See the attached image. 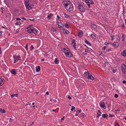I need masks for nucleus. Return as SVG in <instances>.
Wrapping results in <instances>:
<instances>
[{"mask_svg":"<svg viewBox=\"0 0 126 126\" xmlns=\"http://www.w3.org/2000/svg\"><path fill=\"white\" fill-rule=\"evenodd\" d=\"M12 120H13V119H12V118H10L9 119V122H10V123L12 122Z\"/></svg>","mask_w":126,"mask_h":126,"instance_id":"33","label":"nucleus"},{"mask_svg":"<svg viewBox=\"0 0 126 126\" xmlns=\"http://www.w3.org/2000/svg\"><path fill=\"white\" fill-rule=\"evenodd\" d=\"M81 110L80 109H79V110H77V112H78L80 113V112H81Z\"/></svg>","mask_w":126,"mask_h":126,"instance_id":"40","label":"nucleus"},{"mask_svg":"<svg viewBox=\"0 0 126 126\" xmlns=\"http://www.w3.org/2000/svg\"><path fill=\"white\" fill-rule=\"evenodd\" d=\"M53 101H54L55 103L56 102H57V101H56V99H54V100H53Z\"/></svg>","mask_w":126,"mask_h":126,"instance_id":"49","label":"nucleus"},{"mask_svg":"<svg viewBox=\"0 0 126 126\" xmlns=\"http://www.w3.org/2000/svg\"><path fill=\"white\" fill-rule=\"evenodd\" d=\"M114 115H112L111 114H110L109 115V116L110 117H112L113 116H114Z\"/></svg>","mask_w":126,"mask_h":126,"instance_id":"36","label":"nucleus"},{"mask_svg":"<svg viewBox=\"0 0 126 126\" xmlns=\"http://www.w3.org/2000/svg\"><path fill=\"white\" fill-rule=\"evenodd\" d=\"M16 96V94H14L11 95V97H14Z\"/></svg>","mask_w":126,"mask_h":126,"instance_id":"37","label":"nucleus"},{"mask_svg":"<svg viewBox=\"0 0 126 126\" xmlns=\"http://www.w3.org/2000/svg\"><path fill=\"white\" fill-rule=\"evenodd\" d=\"M85 42L86 43L90 46H91V45L90 43L88 42L87 40L86 39L85 40Z\"/></svg>","mask_w":126,"mask_h":126,"instance_id":"19","label":"nucleus"},{"mask_svg":"<svg viewBox=\"0 0 126 126\" xmlns=\"http://www.w3.org/2000/svg\"><path fill=\"white\" fill-rule=\"evenodd\" d=\"M64 117H63V118H62L61 119V120H63L64 118Z\"/></svg>","mask_w":126,"mask_h":126,"instance_id":"57","label":"nucleus"},{"mask_svg":"<svg viewBox=\"0 0 126 126\" xmlns=\"http://www.w3.org/2000/svg\"><path fill=\"white\" fill-rule=\"evenodd\" d=\"M87 4V5H88V6L89 7V8H90V4Z\"/></svg>","mask_w":126,"mask_h":126,"instance_id":"51","label":"nucleus"},{"mask_svg":"<svg viewBox=\"0 0 126 126\" xmlns=\"http://www.w3.org/2000/svg\"><path fill=\"white\" fill-rule=\"evenodd\" d=\"M64 15L65 17H67L69 16H68V15L66 14H64Z\"/></svg>","mask_w":126,"mask_h":126,"instance_id":"38","label":"nucleus"},{"mask_svg":"<svg viewBox=\"0 0 126 126\" xmlns=\"http://www.w3.org/2000/svg\"><path fill=\"white\" fill-rule=\"evenodd\" d=\"M4 83H3L2 82H0V86H2Z\"/></svg>","mask_w":126,"mask_h":126,"instance_id":"41","label":"nucleus"},{"mask_svg":"<svg viewBox=\"0 0 126 126\" xmlns=\"http://www.w3.org/2000/svg\"><path fill=\"white\" fill-rule=\"evenodd\" d=\"M110 50H111V49H110V48L108 49V51H110Z\"/></svg>","mask_w":126,"mask_h":126,"instance_id":"62","label":"nucleus"},{"mask_svg":"<svg viewBox=\"0 0 126 126\" xmlns=\"http://www.w3.org/2000/svg\"><path fill=\"white\" fill-rule=\"evenodd\" d=\"M36 72H38L40 70V67L39 66H38L36 67Z\"/></svg>","mask_w":126,"mask_h":126,"instance_id":"17","label":"nucleus"},{"mask_svg":"<svg viewBox=\"0 0 126 126\" xmlns=\"http://www.w3.org/2000/svg\"><path fill=\"white\" fill-rule=\"evenodd\" d=\"M108 44H109V43H107V42H106L105 43V45H107Z\"/></svg>","mask_w":126,"mask_h":126,"instance_id":"52","label":"nucleus"},{"mask_svg":"<svg viewBox=\"0 0 126 126\" xmlns=\"http://www.w3.org/2000/svg\"><path fill=\"white\" fill-rule=\"evenodd\" d=\"M16 70L15 69H13L11 71V73L12 74L15 75L16 74Z\"/></svg>","mask_w":126,"mask_h":126,"instance_id":"13","label":"nucleus"},{"mask_svg":"<svg viewBox=\"0 0 126 126\" xmlns=\"http://www.w3.org/2000/svg\"><path fill=\"white\" fill-rule=\"evenodd\" d=\"M21 24V23L20 22H16V23L15 24L16 25H20Z\"/></svg>","mask_w":126,"mask_h":126,"instance_id":"27","label":"nucleus"},{"mask_svg":"<svg viewBox=\"0 0 126 126\" xmlns=\"http://www.w3.org/2000/svg\"><path fill=\"white\" fill-rule=\"evenodd\" d=\"M100 105L101 107L103 108L104 109H105L106 108L105 104L104 102H101V104H100Z\"/></svg>","mask_w":126,"mask_h":126,"instance_id":"9","label":"nucleus"},{"mask_svg":"<svg viewBox=\"0 0 126 126\" xmlns=\"http://www.w3.org/2000/svg\"><path fill=\"white\" fill-rule=\"evenodd\" d=\"M27 32L29 33H33L35 34H37L38 33V32L37 31V30L36 29L32 28L29 29L28 30Z\"/></svg>","mask_w":126,"mask_h":126,"instance_id":"3","label":"nucleus"},{"mask_svg":"<svg viewBox=\"0 0 126 126\" xmlns=\"http://www.w3.org/2000/svg\"><path fill=\"white\" fill-rule=\"evenodd\" d=\"M21 19L25 20H26V19L25 18H22Z\"/></svg>","mask_w":126,"mask_h":126,"instance_id":"55","label":"nucleus"},{"mask_svg":"<svg viewBox=\"0 0 126 126\" xmlns=\"http://www.w3.org/2000/svg\"><path fill=\"white\" fill-rule=\"evenodd\" d=\"M68 98L69 99H71L72 98L70 97L69 95H68Z\"/></svg>","mask_w":126,"mask_h":126,"instance_id":"44","label":"nucleus"},{"mask_svg":"<svg viewBox=\"0 0 126 126\" xmlns=\"http://www.w3.org/2000/svg\"><path fill=\"white\" fill-rule=\"evenodd\" d=\"M123 82L124 84L126 83V80H124L123 81Z\"/></svg>","mask_w":126,"mask_h":126,"instance_id":"39","label":"nucleus"},{"mask_svg":"<svg viewBox=\"0 0 126 126\" xmlns=\"http://www.w3.org/2000/svg\"><path fill=\"white\" fill-rule=\"evenodd\" d=\"M64 2L63 4L66 10L70 11H72L73 9V5L69 1L67 0Z\"/></svg>","mask_w":126,"mask_h":126,"instance_id":"1","label":"nucleus"},{"mask_svg":"<svg viewBox=\"0 0 126 126\" xmlns=\"http://www.w3.org/2000/svg\"><path fill=\"white\" fill-rule=\"evenodd\" d=\"M83 34L82 31H81L78 33V36L79 37H81Z\"/></svg>","mask_w":126,"mask_h":126,"instance_id":"18","label":"nucleus"},{"mask_svg":"<svg viewBox=\"0 0 126 126\" xmlns=\"http://www.w3.org/2000/svg\"><path fill=\"white\" fill-rule=\"evenodd\" d=\"M34 122H32V124H30V126H32V124H34Z\"/></svg>","mask_w":126,"mask_h":126,"instance_id":"59","label":"nucleus"},{"mask_svg":"<svg viewBox=\"0 0 126 126\" xmlns=\"http://www.w3.org/2000/svg\"><path fill=\"white\" fill-rule=\"evenodd\" d=\"M93 37L94 36V37H95V35H94V34H92L91 35Z\"/></svg>","mask_w":126,"mask_h":126,"instance_id":"47","label":"nucleus"},{"mask_svg":"<svg viewBox=\"0 0 126 126\" xmlns=\"http://www.w3.org/2000/svg\"><path fill=\"white\" fill-rule=\"evenodd\" d=\"M85 52H88L89 50L88 49H85Z\"/></svg>","mask_w":126,"mask_h":126,"instance_id":"43","label":"nucleus"},{"mask_svg":"<svg viewBox=\"0 0 126 126\" xmlns=\"http://www.w3.org/2000/svg\"><path fill=\"white\" fill-rule=\"evenodd\" d=\"M16 19L17 20H21L20 18H16Z\"/></svg>","mask_w":126,"mask_h":126,"instance_id":"46","label":"nucleus"},{"mask_svg":"<svg viewBox=\"0 0 126 126\" xmlns=\"http://www.w3.org/2000/svg\"><path fill=\"white\" fill-rule=\"evenodd\" d=\"M112 45H113L114 46H115L116 47H118L119 46V44L117 43H113L112 44Z\"/></svg>","mask_w":126,"mask_h":126,"instance_id":"20","label":"nucleus"},{"mask_svg":"<svg viewBox=\"0 0 126 126\" xmlns=\"http://www.w3.org/2000/svg\"><path fill=\"white\" fill-rule=\"evenodd\" d=\"M25 48L27 50L28 49V44H26V46H25Z\"/></svg>","mask_w":126,"mask_h":126,"instance_id":"35","label":"nucleus"},{"mask_svg":"<svg viewBox=\"0 0 126 126\" xmlns=\"http://www.w3.org/2000/svg\"><path fill=\"white\" fill-rule=\"evenodd\" d=\"M114 37V36L113 35H112V36H111V37H112V40H113V38Z\"/></svg>","mask_w":126,"mask_h":126,"instance_id":"53","label":"nucleus"},{"mask_svg":"<svg viewBox=\"0 0 126 126\" xmlns=\"http://www.w3.org/2000/svg\"><path fill=\"white\" fill-rule=\"evenodd\" d=\"M97 113V114H98V115H97L96 116V117H99V116H100L101 115V114H98V113Z\"/></svg>","mask_w":126,"mask_h":126,"instance_id":"42","label":"nucleus"},{"mask_svg":"<svg viewBox=\"0 0 126 126\" xmlns=\"http://www.w3.org/2000/svg\"><path fill=\"white\" fill-rule=\"evenodd\" d=\"M54 62L56 64H58L59 63V60H58L57 59H55Z\"/></svg>","mask_w":126,"mask_h":126,"instance_id":"26","label":"nucleus"},{"mask_svg":"<svg viewBox=\"0 0 126 126\" xmlns=\"http://www.w3.org/2000/svg\"><path fill=\"white\" fill-rule=\"evenodd\" d=\"M90 73H89L88 72H86L84 74V75L85 77H87L88 78V76L89 75V74H90Z\"/></svg>","mask_w":126,"mask_h":126,"instance_id":"15","label":"nucleus"},{"mask_svg":"<svg viewBox=\"0 0 126 126\" xmlns=\"http://www.w3.org/2000/svg\"><path fill=\"white\" fill-rule=\"evenodd\" d=\"M5 81V80L1 78H0V82H2L3 83H4Z\"/></svg>","mask_w":126,"mask_h":126,"instance_id":"24","label":"nucleus"},{"mask_svg":"<svg viewBox=\"0 0 126 126\" xmlns=\"http://www.w3.org/2000/svg\"><path fill=\"white\" fill-rule=\"evenodd\" d=\"M108 116V115L107 114H103L102 115V116L104 118H106Z\"/></svg>","mask_w":126,"mask_h":126,"instance_id":"21","label":"nucleus"},{"mask_svg":"<svg viewBox=\"0 0 126 126\" xmlns=\"http://www.w3.org/2000/svg\"><path fill=\"white\" fill-rule=\"evenodd\" d=\"M118 97V94H115L114 95V97L115 98H117Z\"/></svg>","mask_w":126,"mask_h":126,"instance_id":"34","label":"nucleus"},{"mask_svg":"<svg viewBox=\"0 0 126 126\" xmlns=\"http://www.w3.org/2000/svg\"><path fill=\"white\" fill-rule=\"evenodd\" d=\"M120 36H118V40L119 41H120Z\"/></svg>","mask_w":126,"mask_h":126,"instance_id":"48","label":"nucleus"},{"mask_svg":"<svg viewBox=\"0 0 126 126\" xmlns=\"http://www.w3.org/2000/svg\"><path fill=\"white\" fill-rule=\"evenodd\" d=\"M106 46H104L103 48V50H105V49H106Z\"/></svg>","mask_w":126,"mask_h":126,"instance_id":"45","label":"nucleus"},{"mask_svg":"<svg viewBox=\"0 0 126 126\" xmlns=\"http://www.w3.org/2000/svg\"><path fill=\"white\" fill-rule=\"evenodd\" d=\"M72 108L71 109V111H73L74 109H75V107L74 106H72Z\"/></svg>","mask_w":126,"mask_h":126,"instance_id":"30","label":"nucleus"},{"mask_svg":"<svg viewBox=\"0 0 126 126\" xmlns=\"http://www.w3.org/2000/svg\"><path fill=\"white\" fill-rule=\"evenodd\" d=\"M89 75L88 76L89 77L88 78V79L92 80H93L94 79V78L93 77L92 75L90 74H89V75Z\"/></svg>","mask_w":126,"mask_h":126,"instance_id":"10","label":"nucleus"},{"mask_svg":"<svg viewBox=\"0 0 126 126\" xmlns=\"http://www.w3.org/2000/svg\"><path fill=\"white\" fill-rule=\"evenodd\" d=\"M124 35H125L124 34H123L122 36V41H124Z\"/></svg>","mask_w":126,"mask_h":126,"instance_id":"31","label":"nucleus"},{"mask_svg":"<svg viewBox=\"0 0 126 126\" xmlns=\"http://www.w3.org/2000/svg\"><path fill=\"white\" fill-rule=\"evenodd\" d=\"M124 26H125V25H124V24H123L122 25V28H124Z\"/></svg>","mask_w":126,"mask_h":126,"instance_id":"56","label":"nucleus"},{"mask_svg":"<svg viewBox=\"0 0 126 126\" xmlns=\"http://www.w3.org/2000/svg\"><path fill=\"white\" fill-rule=\"evenodd\" d=\"M0 111L1 113H4L5 112V111L4 110H2L1 109H0Z\"/></svg>","mask_w":126,"mask_h":126,"instance_id":"25","label":"nucleus"},{"mask_svg":"<svg viewBox=\"0 0 126 126\" xmlns=\"http://www.w3.org/2000/svg\"><path fill=\"white\" fill-rule=\"evenodd\" d=\"M86 2L87 4H94V3L92 0H86Z\"/></svg>","mask_w":126,"mask_h":126,"instance_id":"8","label":"nucleus"},{"mask_svg":"<svg viewBox=\"0 0 126 126\" xmlns=\"http://www.w3.org/2000/svg\"><path fill=\"white\" fill-rule=\"evenodd\" d=\"M91 26L94 29H96L97 28V26L94 24L92 22L91 23Z\"/></svg>","mask_w":126,"mask_h":126,"instance_id":"12","label":"nucleus"},{"mask_svg":"<svg viewBox=\"0 0 126 126\" xmlns=\"http://www.w3.org/2000/svg\"><path fill=\"white\" fill-rule=\"evenodd\" d=\"M115 126H119V125L118 123H115Z\"/></svg>","mask_w":126,"mask_h":126,"instance_id":"32","label":"nucleus"},{"mask_svg":"<svg viewBox=\"0 0 126 126\" xmlns=\"http://www.w3.org/2000/svg\"><path fill=\"white\" fill-rule=\"evenodd\" d=\"M75 39H73L72 40V43L71 44V45L73 46V47H74V48L76 49V47H75Z\"/></svg>","mask_w":126,"mask_h":126,"instance_id":"11","label":"nucleus"},{"mask_svg":"<svg viewBox=\"0 0 126 126\" xmlns=\"http://www.w3.org/2000/svg\"><path fill=\"white\" fill-rule=\"evenodd\" d=\"M52 16V15L51 14H49L48 16L47 17V18L48 19H49L51 18V16Z\"/></svg>","mask_w":126,"mask_h":126,"instance_id":"22","label":"nucleus"},{"mask_svg":"<svg viewBox=\"0 0 126 126\" xmlns=\"http://www.w3.org/2000/svg\"><path fill=\"white\" fill-rule=\"evenodd\" d=\"M80 116L82 117H84L85 116V114L84 113H82L80 114Z\"/></svg>","mask_w":126,"mask_h":126,"instance_id":"28","label":"nucleus"},{"mask_svg":"<svg viewBox=\"0 0 126 126\" xmlns=\"http://www.w3.org/2000/svg\"><path fill=\"white\" fill-rule=\"evenodd\" d=\"M1 34H2L1 32H0V37L1 35Z\"/></svg>","mask_w":126,"mask_h":126,"instance_id":"61","label":"nucleus"},{"mask_svg":"<svg viewBox=\"0 0 126 126\" xmlns=\"http://www.w3.org/2000/svg\"><path fill=\"white\" fill-rule=\"evenodd\" d=\"M28 105H29L30 106L31 105V104L30 103H28Z\"/></svg>","mask_w":126,"mask_h":126,"instance_id":"60","label":"nucleus"},{"mask_svg":"<svg viewBox=\"0 0 126 126\" xmlns=\"http://www.w3.org/2000/svg\"><path fill=\"white\" fill-rule=\"evenodd\" d=\"M46 94H47V95H48V94H49V92H46Z\"/></svg>","mask_w":126,"mask_h":126,"instance_id":"50","label":"nucleus"},{"mask_svg":"<svg viewBox=\"0 0 126 126\" xmlns=\"http://www.w3.org/2000/svg\"><path fill=\"white\" fill-rule=\"evenodd\" d=\"M126 67V66L124 64H123L121 66L122 71L124 73H125Z\"/></svg>","mask_w":126,"mask_h":126,"instance_id":"7","label":"nucleus"},{"mask_svg":"<svg viewBox=\"0 0 126 126\" xmlns=\"http://www.w3.org/2000/svg\"><path fill=\"white\" fill-rule=\"evenodd\" d=\"M3 9V7H1L0 8V9L1 10H2Z\"/></svg>","mask_w":126,"mask_h":126,"instance_id":"63","label":"nucleus"},{"mask_svg":"<svg viewBox=\"0 0 126 126\" xmlns=\"http://www.w3.org/2000/svg\"><path fill=\"white\" fill-rule=\"evenodd\" d=\"M63 49L64 50H63V52L66 55V56H67L69 57H71L72 56V55L69 52L68 50L65 49L64 48H63Z\"/></svg>","mask_w":126,"mask_h":126,"instance_id":"4","label":"nucleus"},{"mask_svg":"<svg viewBox=\"0 0 126 126\" xmlns=\"http://www.w3.org/2000/svg\"><path fill=\"white\" fill-rule=\"evenodd\" d=\"M113 72L114 73H115L116 72V70H113Z\"/></svg>","mask_w":126,"mask_h":126,"instance_id":"54","label":"nucleus"},{"mask_svg":"<svg viewBox=\"0 0 126 126\" xmlns=\"http://www.w3.org/2000/svg\"><path fill=\"white\" fill-rule=\"evenodd\" d=\"M121 55L124 56H126V49L121 53Z\"/></svg>","mask_w":126,"mask_h":126,"instance_id":"14","label":"nucleus"},{"mask_svg":"<svg viewBox=\"0 0 126 126\" xmlns=\"http://www.w3.org/2000/svg\"><path fill=\"white\" fill-rule=\"evenodd\" d=\"M125 24L126 25V19H125Z\"/></svg>","mask_w":126,"mask_h":126,"instance_id":"64","label":"nucleus"},{"mask_svg":"<svg viewBox=\"0 0 126 126\" xmlns=\"http://www.w3.org/2000/svg\"><path fill=\"white\" fill-rule=\"evenodd\" d=\"M14 60V63L16 62L18 60H20L21 59H20V56H13Z\"/></svg>","mask_w":126,"mask_h":126,"instance_id":"6","label":"nucleus"},{"mask_svg":"<svg viewBox=\"0 0 126 126\" xmlns=\"http://www.w3.org/2000/svg\"><path fill=\"white\" fill-rule=\"evenodd\" d=\"M98 112L99 113H101V112L99 110H98Z\"/></svg>","mask_w":126,"mask_h":126,"instance_id":"58","label":"nucleus"},{"mask_svg":"<svg viewBox=\"0 0 126 126\" xmlns=\"http://www.w3.org/2000/svg\"><path fill=\"white\" fill-rule=\"evenodd\" d=\"M60 29L63 30V32H64V33L66 34H68L69 33V32L67 30H65L63 29Z\"/></svg>","mask_w":126,"mask_h":126,"instance_id":"16","label":"nucleus"},{"mask_svg":"<svg viewBox=\"0 0 126 126\" xmlns=\"http://www.w3.org/2000/svg\"><path fill=\"white\" fill-rule=\"evenodd\" d=\"M64 25L62 24H58V27L59 28H63V27Z\"/></svg>","mask_w":126,"mask_h":126,"instance_id":"23","label":"nucleus"},{"mask_svg":"<svg viewBox=\"0 0 126 126\" xmlns=\"http://www.w3.org/2000/svg\"><path fill=\"white\" fill-rule=\"evenodd\" d=\"M65 27L67 28H69V26L67 24H66L65 25Z\"/></svg>","mask_w":126,"mask_h":126,"instance_id":"29","label":"nucleus"},{"mask_svg":"<svg viewBox=\"0 0 126 126\" xmlns=\"http://www.w3.org/2000/svg\"><path fill=\"white\" fill-rule=\"evenodd\" d=\"M29 0H25L24 1V3L25 7L28 9L30 10L32 8V4H30Z\"/></svg>","mask_w":126,"mask_h":126,"instance_id":"2","label":"nucleus"},{"mask_svg":"<svg viewBox=\"0 0 126 126\" xmlns=\"http://www.w3.org/2000/svg\"><path fill=\"white\" fill-rule=\"evenodd\" d=\"M78 8L79 11L81 12H84L85 11V9L80 4H78Z\"/></svg>","mask_w":126,"mask_h":126,"instance_id":"5","label":"nucleus"}]
</instances>
